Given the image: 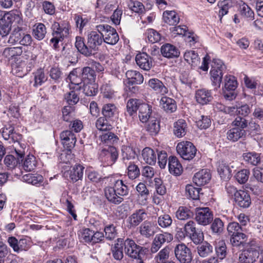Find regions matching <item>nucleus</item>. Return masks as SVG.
<instances>
[{"label": "nucleus", "mask_w": 263, "mask_h": 263, "mask_svg": "<svg viewBox=\"0 0 263 263\" xmlns=\"http://www.w3.org/2000/svg\"><path fill=\"white\" fill-rule=\"evenodd\" d=\"M105 195L111 203L119 204L123 201L122 196H126L129 193V188L122 180H117L112 187L108 186L105 189Z\"/></svg>", "instance_id": "nucleus-1"}, {"label": "nucleus", "mask_w": 263, "mask_h": 263, "mask_svg": "<svg viewBox=\"0 0 263 263\" xmlns=\"http://www.w3.org/2000/svg\"><path fill=\"white\" fill-rule=\"evenodd\" d=\"M226 70V66L221 60L217 59L213 60L210 74L212 84L215 87V89H217L220 88L223 73Z\"/></svg>", "instance_id": "nucleus-2"}, {"label": "nucleus", "mask_w": 263, "mask_h": 263, "mask_svg": "<svg viewBox=\"0 0 263 263\" xmlns=\"http://www.w3.org/2000/svg\"><path fill=\"white\" fill-rule=\"evenodd\" d=\"M125 253L129 257L137 259H144L148 252V249L136 244L135 242L129 238L124 241Z\"/></svg>", "instance_id": "nucleus-3"}, {"label": "nucleus", "mask_w": 263, "mask_h": 263, "mask_svg": "<svg viewBox=\"0 0 263 263\" xmlns=\"http://www.w3.org/2000/svg\"><path fill=\"white\" fill-rule=\"evenodd\" d=\"M97 31L103 37V41L106 44L114 45L119 40V35L116 30L108 24H100L96 26Z\"/></svg>", "instance_id": "nucleus-4"}, {"label": "nucleus", "mask_w": 263, "mask_h": 263, "mask_svg": "<svg viewBox=\"0 0 263 263\" xmlns=\"http://www.w3.org/2000/svg\"><path fill=\"white\" fill-rule=\"evenodd\" d=\"M176 150L180 157L186 160L193 159L197 152V149L193 144L187 141L178 143L176 146Z\"/></svg>", "instance_id": "nucleus-5"}, {"label": "nucleus", "mask_w": 263, "mask_h": 263, "mask_svg": "<svg viewBox=\"0 0 263 263\" xmlns=\"http://www.w3.org/2000/svg\"><path fill=\"white\" fill-rule=\"evenodd\" d=\"M174 252L175 257L180 263H191L193 257L192 251L184 243L177 245Z\"/></svg>", "instance_id": "nucleus-6"}, {"label": "nucleus", "mask_w": 263, "mask_h": 263, "mask_svg": "<svg viewBox=\"0 0 263 263\" xmlns=\"http://www.w3.org/2000/svg\"><path fill=\"white\" fill-rule=\"evenodd\" d=\"M237 81L235 77L226 75L224 77V87L223 89L224 98L229 100H232L236 96L235 92L237 87Z\"/></svg>", "instance_id": "nucleus-7"}, {"label": "nucleus", "mask_w": 263, "mask_h": 263, "mask_svg": "<svg viewBox=\"0 0 263 263\" xmlns=\"http://www.w3.org/2000/svg\"><path fill=\"white\" fill-rule=\"evenodd\" d=\"M213 219V214L209 208H198L196 209L195 220L197 223L202 226L210 224Z\"/></svg>", "instance_id": "nucleus-8"}, {"label": "nucleus", "mask_w": 263, "mask_h": 263, "mask_svg": "<svg viewBox=\"0 0 263 263\" xmlns=\"http://www.w3.org/2000/svg\"><path fill=\"white\" fill-rule=\"evenodd\" d=\"M173 239V236L168 232H164L156 235L153 240L151 251L152 253H155L165 243H168Z\"/></svg>", "instance_id": "nucleus-9"}, {"label": "nucleus", "mask_w": 263, "mask_h": 263, "mask_svg": "<svg viewBox=\"0 0 263 263\" xmlns=\"http://www.w3.org/2000/svg\"><path fill=\"white\" fill-rule=\"evenodd\" d=\"M53 35L60 37L62 40L67 37L69 34L70 25L68 22L63 21L60 22H54L52 25Z\"/></svg>", "instance_id": "nucleus-10"}, {"label": "nucleus", "mask_w": 263, "mask_h": 263, "mask_svg": "<svg viewBox=\"0 0 263 263\" xmlns=\"http://www.w3.org/2000/svg\"><path fill=\"white\" fill-rule=\"evenodd\" d=\"M103 39L102 35L98 31H91L88 33L87 44L91 52V55L93 54V51H96L98 46L102 44Z\"/></svg>", "instance_id": "nucleus-11"}, {"label": "nucleus", "mask_w": 263, "mask_h": 263, "mask_svg": "<svg viewBox=\"0 0 263 263\" xmlns=\"http://www.w3.org/2000/svg\"><path fill=\"white\" fill-rule=\"evenodd\" d=\"M79 68L73 69L69 73L67 78V81L69 82V88L70 89H74L77 91L80 90L82 89L83 84V79L80 77Z\"/></svg>", "instance_id": "nucleus-12"}, {"label": "nucleus", "mask_w": 263, "mask_h": 263, "mask_svg": "<svg viewBox=\"0 0 263 263\" xmlns=\"http://www.w3.org/2000/svg\"><path fill=\"white\" fill-rule=\"evenodd\" d=\"M159 228L157 224L153 221L145 220L139 227V233L145 238H149L156 234Z\"/></svg>", "instance_id": "nucleus-13"}, {"label": "nucleus", "mask_w": 263, "mask_h": 263, "mask_svg": "<svg viewBox=\"0 0 263 263\" xmlns=\"http://www.w3.org/2000/svg\"><path fill=\"white\" fill-rule=\"evenodd\" d=\"M142 104L143 103L139 99H130L128 100L126 103V112L125 113V115L127 121L130 120L127 118L128 116L131 118V123L134 117L137 116V111L138 109H140Z\"/></svg>", "instance_id": "nucleus-14"}, {"label": "nucleus", "mask_w": 263, "mask_h": 263, "mask_svg": "<svg viewBox=\"0 0 263 263\" xmlns=\"http://www.w3.org/2000/svg\"><path fill=\"white\" fill-rule=\"evenodd\" d=\"M8 242L13 251L17 253L26 251L30 247L29 241L26 238H22L18 240L15 237L12 236L8 238Z\"/></svg>", "instance_id": "nucleus-15"}, {"label": "nucleus", "mask_w": 263, "mask_h": 263, "mask_svg": "<svg viewBox=\"0 0 263 263\" xmlns=\"http://www.w3.org/2000/svg\"><path fill=\"white\" fill-rule=\"evenodd\" d=\"M211 179L210 171L208 169H202L195 174L193 181L196 185L200 186L208 184Z\"/></svg>", "instance_id": "nucleus-16"}, {"label": "nucleus", "mask_w": 263, "mask_h": 263, "mask_svg": "<svg viewBox=\"0 0 263 263\" xmlns=\"http://www.w3.org/2000/svg\"><path fill=\"white\" fill-rule=\"evenodd\" d=\"M259 253L258 250L250 248L243 251L239 257L240 263H253L258 258Z\"/></svg>", "instance_id": "nucleus-17"}, {"label": "nucleus", "mask_w": 263, "mask_h": 263, "mask_svg": "<svg viewBox=\"0 0 263 263\" xmlns=\"http://www.w3.org/2000/svg\"><path fill=\"white\" fill-rule=\"evenodd\" d=\"M20 36L21 34L16 31V29H15L11 34L8 42L10 44H14L19 42L21 45L24 46H28L31 44L32 39L31 35L23 34L22 39L20 38Z\"/></svg>", "instance_id": "nucleus-18"}, {"label": "nucleus", "mask_w": 263, "mask_h": 263, "mask_svg": "<svg viewBox=\"0 0 263 263\" xmlns=\"http://www.w3.org/2000/svg\"><path fill=\"white\" fill-rule=\"evenodd\" d=\"M235 204L242 208H247L251 204V199L249 193L244 190H239L234 198Z\"/></svg>", "instance_id": "nucleus-19"}, {"label": "nucleus", "mask_w": 263, "mask_h": 263, "mask_svg": "<svg viewBox=\"0 0 263 263\" xmlns=\"http://www.w3.org/2000/svg\"><path fill=\"white\" fill-rule=\"evenodd\" d=\"M147 214L143 209L135 211L128 218L129 228H135L146 219Z\"/></svg>", "instance_id": "nucleus-20"}, {"label": "nucleus", "mask_w": 263, "mask_h": 263, "mask_svg": "<svg viewBox=\"0 0 263 263\" xmlns=\"http://www.w3.org/2000/svg\"><path fill=\"white\" fill-rule=\"evenodd\" d=\"M60 138L64 146L67 149H70L74 147L77 139L76 135L72 131L66 130L61 133Z\"/></svg>", "instance_id": "nucleus-21"}, {"label": "nucleus", "mask_w": 263, "mask_h": 263, "mask_svg": "<svg viewBox=\"0 0 263 263\" xmlns=\"http://www.w3.org/2000/svg\"><path fill=\"white\" fill-rule=\"evenodd\" d=\"M148 86L156 93L164 95L168 92L167 88L163 82L157 78H152L149 80Z\"/></svg>", "instance_id": "nucleus-22"}, {"label": "nucleus", "mask_w": 263, "mask_h": 263, "mask_svg": "<svg viewBox=\"0 0 263 263\" xmlns=\"http://www.w3.org/2000/svg\"><path fill=\"white\" fill-rule=\"evenodd\" d=\"M135 60L137 64L142 69L148 70L153 65L151 58L146 53L142 52L137 54Z\"/></svg>", "instance_id": "nucleus-23"}, {"label": "nucleus", "mask_w": 263, "mask_h": 263, "mask_svg": "<svg viewBox=\"0 0 263 263\" xmlns=\"http://www.w3.org/2000/svg\"><path fill=\"white\" fill-rule=\"evenodd\" d=\"M247 133L245 129H240L239 127L232 128L227 132V138L231 142H235L240 139H245Z\"/></svg>", "instance_id": "nucleus-24"}, {"label": "nucleus", "mask_w": 263, "mask_h": 263, "mask_svg": "<svg viewBox=\"0 0 263 263\" xmlns=\"http://www.w3.org/2000/svg\"><path fill=\"white\" fill-rule=\"evenodd\" d=\"M162 55L168 59L176 58L180 55L179 50L173 45L171 44H165L161 47Z\"/></svg>", "instance_id": "nucleus-25"}, {"label": "nucleus", "mask_w": 263, "mask_h": 263, "mask_svg": "<svg viewBox=\"0 0 263 263\" xmlns=\"http://www.w3.org/2000/svg\"><path fill=\"white\" fill-rule=\"evenodd\" d=\"M101 156L104 157V160L108 161V165H112L117 160L118 157V153L117 148L114 146H109L106 149L102 150Z\"/></svg>", "instance_id": "nucleus-26"}, {"label": "nucleus", "mask_w": 263, "mask_h": 263, "mask_svg": "<svg viewBox=\"0 0 263 263\" xmlns=\"http://www.w3.org/2000/svg\"><path fill=\"white\" fill-rule=\"evenodd\" d=\"M195 98L197 102L201 105L206 104L213 99L211 91L205 89L197 90L195 93Z\"/></svg>", "instance_id": "nucleus-27"}, {"label": "nucleus", "mask_w": 263, "mask_h": 263, "mask_svg": "<svg viewBox=\"0 0 263 263\" xmlns=\"http://www.w3.org/2000/svg\"><path fill=\"white\" fill-rule=\"evenodd\" d=\"M85 167L80 164H76L71 167L69 171V178L73 182L81 180L83 177Z\"/></svg>", "instance_id": "nucleus-28"}, {"label": "nucleus", "mask_w": 263, "mask_h": 263, "mask_svg": "<svg viewBox=\"0 0 263 263\" xmlns=\"http://www.w3.org/2000/svg\"><path fill=\"white\" fill-rule=\"evenodd\" d=\"M125 74L128 85H140L143 82V76L139 71L130 70L127 71Z\"/></svg>", "instance_id": "nucleus-29"}, {"label": "nucleus", "mask_w": 263, "mask_h": 263, "mask_svg": "<svg viewBox=\"0 0 263 263\" xmlns=\"http://www.w3.org/2000/svg\"><path fill=\"white\" fill-rule=\"evenodd\" d=\"M15 152L17 157V160L16 158L11 155H7L4 159L5 164L10 169L13 168L17 163L20 162V159L23 161L22 158L24 156V152L21 150L15 149Z\"/></svg>", "instance_id": "nucleus-30"}, {"label": "nucleus", "mask_w": 263, "mask_h": 263, "mask_svg": "<svg viewBox=\"0 0 263 263\" xmlns=\"http://www.w3.org/2000/svg\"><path fill=\"white\" fill-rule=\"evenodd\" d=\"M160 105L167 113H172L176 110L175 101L167 97H163L160 101Z\"/></svg>", "instance_id": "nucleus-31"}, {"label": "nucleus", "mask_w": 263, "mask_h": 263, "mask_svg": "<svg viewBox=\"0 0 263 263\" xmlns=\"http://www.w3.org/2000/svg\"><path fill=\"white\" fill-rule=\"evenodd\" d=\"M168 168L170 173L176 176L180 175L182 172V167L176 157L171 156L168 158Z\"/></svg>", "instance_id": "nucleus-32"}, {"label": "nucleus", "mask_w": 263, "mask_h": 263, "mask_svg": "<svg viewBox=\"0 0 263 263\" xmlns=\"http://www.w3.org/2000/svg\"><path fill=\"white\" fill-rule=\"evenodd\" d=\"M187 131V124L183 119H179L174 124V134L178 138L184 136Z\"/></svg>", "instance_id": "nucleus-33"}, {"label": "nucleus", "mask_w": 263, "mask_h": 263, "mask_svg": "<svg viewBox=\"0 0 263 263\" xmlns=\"http://www.w3.org/2000/svg\"><path fill=\"white\" fill-rule=\"evenodd\" d=\"M152 114V107L149 105L143 103L141 105L140 109L139 110V118L140 120L143 122L145 123L151 119Z\"/></svg>", "instance_id": "nucleus-34"}, {"label": "nucleus", "mask_w": 263, "mask_h": 263, "mask_svg": "<svg viewBox=\"0 0 263 263\" xmlns=\"http://www.w3.org/2000/svg\"><path fill=\"white\" fill-rule=\"evenodd\" d=\"M163 20L169 25H176L179 22L180 18L175 11L166 10L163 13Z\"/></svg>", "instance_id": "nucleus-35"}, {"label": "nucleus", "mask_w": 263, "mask_h": 263, "mask_svg": "<svg viewBox=\"0 0 263 263\" xmlns=\"http://www.w3.org/2000/svg\"><path fill=\"white\" fill-rule=\"evenodd\" d=\"M79 71L81 74L83 82H95L96 78V72L89 65L80 69Z\"/></svg>", "instance_id": "nucleus-36"}, {"label": "nucleus", "mask_w": 263, "mask_h": 263, "mask_svg": "<svg viewBox=\"0 0 263 263\" xmlns=\"http://www.w3.org/2000/svg\"><path fill=\"white\" fill-rule=\"evenodd\" d=\"M142 156L144 161L149 165H154L156 162L157 155L154 151L149 147H145L142 150Z\"/></svg>", "instance_id": "nucleus-37"}, {"label": "nucleus", "mask_w": 263, "mask_h": 263, "mask_svg": "<svg viewBox=\"0 0 263 263\" xmlns=\"http://www.w3.org/2000/svg\"><path fill=\"white\" fill-rule=\"evenodd\" d=\"M46 33V27L44 24L38 23L33 26L32 35L35 39L42 40L45 37Z\"/></svg>", "instance_id": "nucleus-38"}, {"label": "nucleus", "mask_w": 263, "mask_h": 263, "mask_svg": "<svg viewBox=\"0 0 263 263\" xmlns=\"http://www.w3.org/2000/svg\"><path fill=\"white\" fill-rule=\"evenodd\" d=\"M243 158L246 162L254 166L257 165L261 161L260 154L255 152L244 153Z\"/></svg>", "instance_id": "nucleus-39"}, {"label": "nucleus", "mask_w": 263, "mask_h": 263, "mask_svg": "<svg viewBox=\"0 0 263 263\" xmlns=\"http://www.w3.org/2000/svg\"><path fill=\"white\" fill-rule=\"evenodd\" d=\"M98 85L95 82H83L82 87L83 92L87 96H96L98 91Z\"/></svg>", "instance_id": "nucleus-40"}, {"label": "nucleus", "mask_w": 263, "mask_h": 263, "mask_svg": "<svg viewBox=\"0 0 263 263\" xmlns=\"http://www.w3.org/2000/svg\"><path fill=\"white\" fill-rule=\"evenodd\" d=\"M198 254L201 257L204 258L213 253V247L208 242L204 241L200 243L197 248Z\"/></svg>", "instance_id": "nucleus-41"}, {"label": "nucleus", "mask_w": 263, "mask_h": 263, "mask_svg": "<svg viewBox=\"0 0 263 263\" xmlns=\"http://www.w3.org/2000/svg\"><path fill=\"white\" fill-rule=\"evenodd\" d=\"M247 240V235L243 232L235 234L230 237L231 244L234 247H243Z\"/></svg>", "instance_id": "nucleus-42"}, {"label": "nucleus", "mask_w": 263, "mask_h": 263, "mask_svg": "<svg viewBox=\"0 0 263 263\" xmlns=\"http://www.w3.org/2000/svg\"><path fill=\"white\" fill-rule=\"evenodd\" d=\"M22 53L20 47H7L4 49L2 57L6 61H10L13 58L20 55Z\"/></svg>", "instance_id": "nucleus-43"}, {"label": "nucleus", "mask_w": 263, "mask_h": 263, "mask_svg": "<svg viewBox=\"0 0 263 263\" xmlns=\"http://www.w3.org/2000/svg\"><path fill=\"white\" fill-rule=\"evenodd\" d=\"M75 46L81 54L86 57L91 56V52L88 48V45H86L85 44L84 39L82 37L76 36Z\"/></svg>", "instance_id": "nucleus-44"}, {"label": "nucleus", "mask_w": 263, "mask_h": 263, "mask_svg": "<svg viewBox=\"0 0 263 263\" xmlns=\"http://www.w3.org/2000/svg\"><path fill=\"white\" fill-rule=\"evenodd\" d=\"M22 179L24 181L36 186L43 181V176L37 174H28L24 175Z\"/></svg>", "instance_id": "nucleus-45"}, {"label": "nucleus", "mask_w": 263, "mask_h": 263, "mask_svg": "<svg viewBox=\"0 0 263 263\" xmlns=\"http://www.w3.org/2000/svg\"><path fill=\"white\" fill-rule=\"evenodd\" d=\"M124 243L122 239L118 238L117 242L112 248V253L114 258L116 260H121L123 257V247Z\"/></svg>", "instance_id": "nucleus-46"}, {"label": "nucleus", "mask_w": 263, "mask_h": 263, "mask_svg": "<svg viewBox=\"0 0 263 263\" xmlns=\"http://www.w3.org/2000/svg\"><path fill=\"white\" fill-rule=\"evenodd\" d=\"M184 60L192 66L195 67L200 63V58L195 51H186L184 54Z\"/></svg>", "instance_id": "nucleus-47"}, {"label": "nucleus", "mask_w": 263, "mask_h": 263, "mask_svg": "<svg viewBox=\"0 0 263 263\" xmlns=\"http://www.w3.org/2000/svg\"><path fill=\"white\" fill-rule=\"evenodd\" d=\"M117 112V108L113 103L105 104L102 109V113L104 117L111 119L115 116Z\"/></svg>", "instance_id": "nucleus-48"}, {"label": "nucleus", "mask_w": 263, "mask_h": 263, "mask_svg": "<svg viewBox=\"0 0 263 263\" xmlns=\"http://www.w3.org/2000/svg\"><path fill=\"white\" fill-rule=\"evenodd\" d=\"M146 130L151 135H156L160 130L159 121L155 117H152L148 121Z\"/></svg>", "instance_id": "nucleus-49"}, {"label": "nucleus", "mask_w": 263, "mask_h": 263, "mask_svg": "<svg viewBox=\"0 0 263 263\" xmlns=\"http://www.w3.org/2000/svg\"><path fill=\"white\" fill-rule=\"evenodd\" d=\"M4 16L6 17V19H8L9 23H11V25L13 23L18 25L23 24L22 14L19 11H15Z\"/></svg>", "instance_id": "nucleus-50"}, {"label": "nucleus", "mask_w": 263, "mask_h": 263, "mask_svg": "<svg viewBox=\"0 0 263 263\" xmlns=\"http://www.w3.org/2000/svg\"><path fill=\"white\" fill-rule=\"evenodd\" d=\"M36 166V161L35 157L32 155H27L23 164V168L26 172L33 171Z\"/></svg>", "instance_id": "nucleus-51"}, {"label": "nucleus", "mask_w": 263, "mask_h": 263, "mask_svg": "<svg viewBox=\"0 0 263 263\" xmlns=\"http://www.w3.org/2000/svg\"><path fill=\"white\" fill-rule=\"evenodd\" d=\"M201 188L195 187L192 184H187L185 186V194L188 198L193 200H197L199 198Z\"/></svg>", "instance_id": "nucleus-52"}, {"label": "nucleus", "mask_w": 263, "mask_h": 263, "mask_svg": "<svg viewBox=\"0 0 263 263\" xmlns=\"http://www.w3.org/2000/svg\"><path fill=\"white\" fill-rule=\"evenodd\" d=\"M232 6V2L230 0H224L218 3V6L219 8L218 15L220 21H221L222 16L228 13L229 9Z\"/></svg>", "instance_id": "nucleus-53"}, {"label": "nucleus", "mask_w": 263, "mask_h": 263, "mask_svg": "<svg viewBox=\"0 0 263 263\" xmlns=\"http://www.w3.org/2000/svg\"><path fill=\"white\" fill-rule=\"evenodd\" d=\"M176 217L180 220H185L192 216V212L185 206H179L175 214Z\"/></svg>", "instance_id": "nucleus-54"}, {"label": "nucleus", "mask_w": 263, "mask_h": 263, "mask_svg": "<svg viewBox=\"0 0 263 263\" xmlns=\"http://www.w3.org/2000/svg\"><path fill=\"white\" fill-rule=\"evenodd\" d=\"M11 24L9 23L8 19L3 16L0 18V35L2 37L6 36L9 34L11 29Z\"/></svg>", "instance_id": "nucleus-55"}, {"label": "nucleus", "mask_w": 263, "mask_h": 263, "mask_svg": "<svg viewBox=\"0 0 263 263\" xmlns=\"http://www.w3.org/2000/svg\"><path fill=\"white\" fill-rule=\"evenodd\" d=\"M12 71L18 77H22L27 74L28 70L26 67L25 61H21L16 63L12 68Z\"/></svg>", "instance_id": "nucleus-56"}, {"label": "nucleus", "mask_w": 263, "mask_h": 263, "mask_svg": "<svg viewBox=\"0 0 263 263\" xmlns=\"http://www.w3.org/2000/svg\"><path fill=\"white\" fill-rule=\"evenodd\" d=\"M122 157L123 160L133 159L136 153L133 147L129 145H123L121 148Z\"/></svg>", "instance_id": "nucleus-57"}, {"label": "nucleus", "mask_w": 263, "mask_h": 263, "mask_svg": "<svg viewBox=\"0 0 263 263\" xmlns=\"http://www.w3.org/2000/svg\"><path fill=\"white\" fill-rule=\"evenodd\" d=\"M215 251L218 259L222 260L226 257L227 251L224 241L220 240L217 242L215 247Z\"/></svg>", "instance_id": "nucleus-58"}, {"label": "nucleus", "mask_w": 263, "mask_h": 263, "mask_svg": "<svg viewBox=\"0 0 263 263\" xmlns=\"http://www.w3.org/2000/svg\"><path fill=\"white\" fill-rule=\"evenodd\" d=\"M107 118L101 117L98 118L96 122V127L99 130L107 131L111 129L112 126L107 120Z\"/></svg>", "instance_id": "nucleus-59"}, {"label": "nucleus", "mask_w": 263, "mask_h": 263, "mask_svg": "<svg viewBox=\"0 0 263 263\" xmlns=\"http://www.w3.org/2000/svg\"><path fill=\"white\" fill-rule=\"evenodd\" d=\"M128 6L133 11L142 13L144 11V6L143 4L138 0H128Z\"/></svg>", "instance_id": "nucleus-60"}, {"label": "nucleus", "mask_w": 263, "mask_h": 263, "mask_svg": "<svg viewBox=\"0 0 263 263\" xmlns=\"http://www.w3.org/2000/svg\"><path fill=\"white\" fill-rule=\"evenodd\" d=\"M93 235H94V231L88 228L83 229L79 234L81 241L91 243L93 240Z\"/></svg>", "instance_id": "nucleus-61"}, {"label": "nucleus", "mask_w": 263, "mask_h": 263, "mask_svg": "<svg viewBox=\"0 0 263 263\" xmlns=\"http://www.w3.org/2000/svg\"><path fill=\"white\" fill-rule=\"evenodd\" d=\"M100 139L102 142L107 145L112 144L118 140V137L113 133L107 132L100 136Z\"/></svg>", "instance_id": "nucleus-62"}, {"label": "nucleus", "mask_w": 263, "mask_h": 263, "mask_svg": "<svg viewBox=\"0 0 263 263\" xmlns=\"http://www.w3.org/2000/svg\"><path fill=\"white\" fill-rule=\"evenodd\" d=\"M157 222L160 227L166 228L171 226L173 220L170 215L165 214L158 217Z\"/></svg>", "instance_id": "nucleus-63"}, {"label": "nucleus", "mask_w": 263, "mask_h": 263, "mask_svg": "<svg viewBox=\"0 0 263 263\" xmlns=\"http://www.w3.org/2000/svg\"><path fill=\"white\" fill-rule=\"evenodd\" d=\"M127 176L132 180L138 177L140 175V171L138 165L133 163H130L127 167Z\"/></svg>", "instance_id": "nucleus-64"}]
</instances>
